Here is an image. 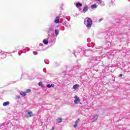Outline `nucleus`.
<instances>
[{
    "label": "nucleus",
    "mask_w": 130,
    "mask_h": 130,
    "mask_svg": "<svg viewBox=\"0 0 130 130\" xmlns=\"http://www.w3.org/2000/svg\"><path fill=\"white\" fill-rule=\"evenodd\" d=\"M10 104V102H6L3 103V106H8Z\"/></svg>",
    "instance_id": "16"
},
{
    "label": "nucleus",
    "mask_w": 130,
    "mask_h": 130,
    "mask_svg": "<svg viewBox=\"0 0 130 130\" xmlns=\"http://www.w3.org/2000/svg\"><path fill=\"white\" fill-rule=\"evenodd\" d=\"M54 22L56 24L59 23V17L57 16L55 19Z\"/></svg>",
    "instance_id": "11"
},
{
    "label": "nucleus",
    "mask_w": 130,
    "mask_h": 130,
    "mask_svg": "<svg viewBox=\"0 0 130 130\" xmlns=\"http://www.w3.org/2000/svg\"><path fill=\"white\" fill-rule=\"evenodd\" d=\"M5 125H6V123H3L0 124V128H3V127H4V126H5Z\"/></svg>",
    "instance_id": "21"
},
{
    "label": "nucleus",
    "mask_w": 130,
    "mask_h": 130,
    "mask_svg": "<svg viewBox=\"0 0 130 130\" xmlns=\"http://www.w3.org/2000/svg\"><path fill=\"white\" fill-rule=\"evenodd\" d=\"M74 5L76 6V8H77L78 9H79V8H81V7H82V4H81L80 3H76V2H75L74 3Z\"/></svg>",
    "instance_id": "7"
},
{
    "label": "nucleus",
    "mask_w": 130,
    "mask_h": 130,
    "mask_svg": "<svg viewBox=\"0 0 130 130\" xmlns=\"http://www.w3.org/2000/svg\"><path fill=\"white\" fill-rule=\"evenodd\" d=\"M47 88H51V86L50 84H48V85H47Z\"/></svg>",
    "instance_id": "24"
},
{
    "label": "nucleus",
    "mask_w": 130,
    "mask_h": 130,
    "mask_svg": "<svg viewBox=\"0 0 130 130\" xmlns=\"http://www.w3.org/2000/svg\"><path fill=\"white\" fill-rule=\"evenodd\" d=\"M33 53H34V54L35 55H36L38 53H37V52L34 51V52H33Z\"/></svg>",
    "instance_id": "25"
},
{
    "label": "nucleus",
    "mask_w": 130,
    "mask_h": 130,
    "mask_svg": "<svg viewBox=\"0 0 130 130\" xmlns=\"http://www.w3.org/2000/svg\"><path fill=\"white\" fill-rule=\"evenodd\" d=\"M30 92H31V90L30 89H27L25 92L26 93H30Z\"/></svg>",
    "instance_id": "22"
},
{
    "label": "nucleus",
    "mask_w": 130,
    "mask_h": 130,
    "mask_svg": "<svg viewBox=\"0 0 130 130\" xmlns=\"http://www.w3.org/2000/svg\"><path fill=\"white\" fill-rule=\"evenodd\" d=\"M42 85V82H40L39 83V86H41Z\"/></svg>",
    "instance_id": "26"
},
{
    "label": "nucleus",
    "mask_w": 130,
    "mask_h": 130,
    "mask_svg": "<svg viewBox=\"0 0 130 130\" xmlns=\"http://www.w3.org/2000/svg\"><path fill=\"white\" fill-rule=\"evenodd\" d=\"M58 123H60V122H62V118H60L56 119Z\"/></svg>",
    "instance_id": "13"
},
{
    "label": "nucleus",
    "mask_w": 130,
    "mask_h": 130,
    "mask_svg": "<svg viewBox=\"0 0 130 130\" xmlns=\"http://www.w3.org/2000/svg\"><path fill=\"white\" fill-rule=\"evenodd\" d=\"M79 84H75L73 86V89H78V88H79Z\"/></svg>",
    "instance_id": "19"
},
{
    "label": "nucleus",
    "mask_w": 130,
    "mask_h": 130,
    "mask_svg": "<svg viewBox=\"0 0 130 130\" xmlns=\"http://www.w3.org/2000/svg\"><path fill=\"white\" fill-rule=\"evenodd\" d=\"M102 20H103V19H101L99 20V22H101V21H102Z\"/></svg>",
    "instance_id": "28"
},
{
    "label": "nucleus",
    "mask_w": 130,
    "mask_h": 130,
    "mask_svg": "<svg viewBox=\"0 0 130 130\" xmlns=\"http://www.w3.org/2000/svg\"><path fill=\"white\" fill-rule=\"evenodd\" d=\"M74 98H75V100H74L75 104H78V103L80 102V98H79V97H78V96L77 95H75L74 96Z\"/></svg>",
    "instance_id": "4"
},
{
    "label": "nucleus",
    "mask_w": 130,
    "mask_h": 130,
    "mask_svg": "<svg viewBox=\"0 0 130 130\" xmlns=\"http://www.w3.org/2000/svg\"><path fill=\"white\" fill-rule=\"evenodd\" d=\"M43 42L44 44H45V45H47V44H48V39H45L43 41Z\"/></svg>",
    "instance_id": "12"
},
{
    "label": "nucleus",
    "mask_w": 130,
    "mask_h": 130,
    "mask_svg": "<svg viewBox=\"0 0 130 130\" xmlns=\"http://www.w3.org/2000/svg\"><path fill=\"white\" fill-rule=\"evenodd\" d=\"M80 122V119H78L76 121H75V124L74 125V127H77L78 126V123Z\"/></svg>",
    "instance_id": "9"
},
{
    "label": "nucleus",
    "mask_w": 130,
    "mask_h": 130,
    "mask_svg": "<svg viewBox=\"0 0 130 130\" xmlns=\"http://www.w3.org/2000/svg\"><path fill=\"white\" fill-rule=\"evenodd\" d=\"M54 30V26L53 25H51L48 29L47 31L48 33V36L51 34V32H52Z\"/></svg>",
    "instance_id": "2"
},
{
    "label": "nucleus",
    "mask_w": 130,
    "mask_h": 130,
    "mask_svg": "<svg viewBox=\"0 0 130 130\" xmlns=\"http://www.w3.org/2000/svg\"><path fill=\"white\" fill-rule=\"evenodd\" d=\"M34 115L33 114V113L31 111L27 112V114H26V116L27 117H32Z\"/></svg>",
    "instance_id": "6"
},
{
    "label": "nucleus",
    "mask_w": 130,
    "mask_h": 130,
    "mask_svg": "<svg viewBox=\"0 0 130 130\" xmlns=\"http://www.w3.org/2000/svg\"><path fill=\"white\" fill-rule=\"evenodd\" d=\"M52 129H54V127H52Z\"/></svg>",
    "instance_id": "31"
},
{
    "label": "nucleus",
    "mask_w": 130,
    "mask_h": 130,
    "mask_svg": "<svg viewBox=\"0 0 130 130\" xmlns=\"http://www.w3.org/2000/svg\"><path fill=\"white\" fill-rule=\"evenodd\" d=\"M94 60H98V61H100L101 60V58L100 57H96L94 58Z\"/></svg>",
    "instance_id": "15"
},
{
    "label": "nucleus",
    "mask_w": 130,
    "mask_h": 130,
    "mask_svg": "<svg viewBox=\"0 0 130 130\" xmlns=\"http://www.w3.org/2000/svg\"><path fill=\"white\" fill-rule=\"evenodd\" d=\"M0 54L2 55V58H5L7 56V52H2L1 53H0Z\"/></svg>",
    "instance_id": "5"
},
{
    "label": "nucleus",
    "mask_w": 130,
    "mask_h": 130,
    "mask_svg": "<svg viewBox=\"0 0 130 130\" xmlns=\"http://www.w3.org/2000/svg\"><path fill=\"white\" fill-rule=\"evenodd\" d=\"M50 86H51V87H52V88H54V84H50Z\"/></svg>",
    "instance_id": "27"
},
{
    "label": "nucleus",
    "mask_w": 130,
    "mask_h": 130,
    "mask_svg": "<svg viewBox=\"0 0 130 130\" xmlns=\"http://www.w3.org/2000/svg\"><path fill=\"white\" fill-rule=\"evenodd\" d=\"M97 119H98V116L95 115L91 118V121H92V122H94V121H96Z\"/></svg>",
    "instance_id": "8"
},
{
    "label": "nucleus",
    "mask_w": 130,
    "mask_h": 130,
    "mask_svg": "<svg viewBox=\"0 0 130 130\" xmlns=\"http://www.w3.org/2000/svg\"><path fill=\"white\" fill-rule=\"evenodd\" d=\"M108 58H112L113 57V55L111 54L109 56H108Z\"/></svg>",
    "instance_id": "23"
},
{
    "label": "nucleus",
    "mask_w": 130,
    "mask_h": 130,
    "mask_svg": "<svg viewBox=\"0 0 130 130\" xmlns=\"http://www.w3.org/2000/svg\"><path fill=\"white\" fill-rule=\"evenodd\" d=\"M19 55H21V54H19Z\"/></svg>",
    "instance_id": "34"
},
{
    "label": "nucleus",
    "mask_w": 130,
    "mask_h": 130,
    "mask_svg": "<svg viewBox=\"0 0 130 130\" xmlns=\"http://www.w3.org/2000/svg\"><path fill=\"white\" fill-rule=\"evenodd\" d=\"M88 10V7H84V8L83 9V12H84L85 13V12H87Z\"/></svg>",
    "instance_id": "17"
},
{
    "label": "nucleus",
    "mask_w": 130,
    "mask_h": 130,
    "mask_svg": "<svg viewBox=\"0 0 130 130\" xmlns=\"http://www.w3.org/2000/svg\"><path fill=\"white\" fill-rule=\"evenodd\" d=\"M55 34L56 36H57L59 34V30L58 29H55Z\"/></svg>",
    "instance_id": "14"
},
{
    "label": "nucleus",
    "mask_w": 130,
    "mask_h": 130,
    "mask_svg": "<svg viewBox=\"0 0 130 130\" xmlns=\"http://www.w3.org/2000/svg\"><path fill=\"white\" fill-rule=\"evenodd\" d=\"M20 95H21V96H26V92L25 91H21L20 93Z\"/></svg>",
    "instance_id": "18"
},
{
    "label": "nucleus",
    "mask_w": 130,
    "mask_h": 130,
    "mask_svg": "<svg viewBox=\"0 0 130 130\" xmlns=\"http://www.w3.org/2000/svg\"><path fill=\"white\" fill-rule=\"evenodd\" d=\"M29 50H30V49H28V50H27V51H29Z\"/></svg>",
    "instance_id": "32"
},
{
    "label": "nucleus",
    "mask_w": 130,
    "mask_h": 130,
    "mask_svg": "<svg viewBox=\"0 0 130 130\" xmlns=\"http://www.w3.org/2000/svg\"><path fill=\"white\" fill-rule=\"evenodd\" d=\"M84 24L88 29H90L92 24V19L89 17L86 18L84 20Z\"/></svg>",
    "instance_id": "1"
},
{
    "label": "nucleus",
    "mask_w": 130,
    "mask_h": 130,
    "mask_svg": "<svg viewBox=\"0 0 130 130\" xmlns=\"http://www.w3.org/2000/svg\"><path fill=\"white\" fill-rule=\"evenodd\" d=\"M91 9H96V8H97V5H96V4H93L91 5Z\"/></svg>",
    "instance_id": "20"
},
{
    "label": "nucleus",
    "mask_w": 130,
    "mask_h": 130,
    "mask_svg": "<svg viewBox=\"0 0 130 130\" xmlns=\"http://www.w3.org/2000/svg\"><path fill=\"white\" fill-rule=\"evenodd\" d=\"M97 4L98 5H100L101 7H104V6H105V3H104V2L102 1V0H95Z\"/></svg>",
    "instance_id": "3"
},
{
    "label": "nucleus",
    "mask_w": 130,
    "mask_h": 130,
    "mask_svg": "<svg viewBox=\"0 0 130 130\" xmlns=\"http://www.w3.org/2000/svg\"><path fill=\"white\" fill-rule=\"evenodd\" d=\"M118 77H122V74H120Z\"/></svg>",
    "instance_id": "30"
},
{
    "label": "nucleus",
    "mask_w": 130,
    "mask_h": 130,
    "mask_svg": "<svg viewBox=\"0 0 130 130\" xmlns=\"http://www.w3.org/2000/svg\"><path fill=\"white\" fill-rule=\"evenodd\" d=\"M21 53H23V51H21Z\"/></svg>",
    "instance_id": "33"
},
{
    "label": "nucleus",
    "mask_w": 130,
    "mask_h": 130,
    "mask_svg": "<svg viewBox=\"0 0 130 130\" xmlns=\"http://www.w3.org/2000/svg\"><path fill=\"white\" fill-rule=\"evenodd\" d=\"M80 122V119H78L76 121H75V124L74 125V127H77L78 126V123Z\"/></svg>",
    "instance_id": "10"
},
{
    "label": "nucleus",
    "mask_w": 130,
    "mask_h": 130,
    "mask_svg": "<svg viewBox=\"0 0 130 130\" xmlns=\"http://www.w3.org/2000/svg\"><path fill=\"white\" fill-rule=\"evenodd\" d=\"M17 51H18V50H16L15 51H13V53H15V52H17Z\"/></svg>",
    "instance_id": "29"
}]
</instances>
